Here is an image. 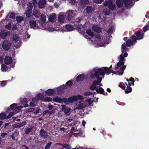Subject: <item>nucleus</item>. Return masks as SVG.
Masks as SVG:
<instances>
[{
    "label": "nucleus",
    "instance_id": "obj_30",
    "mask_svg": "<svg viewBox=\"0 0 149 149\" xmlns=\"http://www.w3.org/2000/svg\"><path fill=\"white\" fill-rule=\"evenodd\" d=\"M49 21L53 22L54 21L56 17V15L55 13H52L49 15Z\"/></svg>",
    "mask_w": 149,
    "mask_h": 149
},
{
    "label": "nucleus",
    "instance_id": "obj_19",
    "mask_svg": "<svg viewBox=\"0 0 149 149\" xmlns=\"http://www.w3.org/2000/svg\"><path fill=\"white\" fill-rule=\"evenodd\" d=\"M46 5L47 1L46 0H40L38 2L39 7L41 8H45Z\"/></svg>",
    "mask_w": 149,
    "mask_h": 149
},
{
    "label": "nucleus",
    "instance_id": "obj_58",
    "mask_svg": "<svg viewBox=\"0 0 149 149\" xmlns=\"http://www.w3.org/2000/svg\"><path fill=\"white\" fill-rule=\"evenodd\" d=\"M52 144V143L51 142L49 143L45 147V149H49V148L50 147Z\"/></svg>",
    "mask_w": 149,
    "mask_h": 149
},
{
    "label": "nucleus",
    "instance_id": "obj_28",
    "mask_svg": "<svg viewBox=\"0 0 149 149\" xmlns=\"http://www.w3.org/2000/svg\"><path fill=\"white\" fill-rule=\"evenodd\" d=\"M123 0H116V3L118 8L122 7L123 6Z\"/></svg>",
    "mask_w": 149,
    "mask_h": 149
},
{
    "label": "nucleus",
    "instance_id": "obj_17",
    "mask_svg": "<svg viewBox=\"0 0 149 149\" xmlns=\"http://www.w3.org/2000/svg\"><path fill=\"white\" fill-rule=\"evenodd\" d=\"M61 106L62 108L61 109V110L62 111H64V113L68 116H69L71 113V109L69 107H65V105L63 104L61 105Z\"/></svg>",
    "mask_w": 149,
    "mask_h": 149
},
{
    "label": "nucleus",
    "instance_id": "obj_18",
    "mask_svg": "<svg viewBox=\"0 0 149 149\" xmlns=\"http://www.w3.org/2000/svg\"><path fill=\"white\" fill-rule=\"evenodd\" d=\"M65 14V15L68 17V19L69 20L74 15V11L70 10L67 11Z\"/></svg>",
    "mask_w": 149,
    "mask_h": 149
},
{
    "label": "nucleus",
    "instance_id": "obj_15",
    "mask_svg": "<svg viewBox=\"0 0 149 149\" xmlns=\"http://www.w3.org/2000/svg\"><path fill=\"white\" fill-rule=\"evenodd\" d=\"M123 1L125 6L127 8H131L134 5L132 0H123Z\"/></svg>",
    "mask_w": 149,
    "mask_h": 149
},
{
    "label": "nucleus",
    "instance_id": "obj_49",
    "mask_svg": "<svg viewBox=\"0 0 149 149\" xmlns=\"http://www.w3.org/2000/svg\"><path fill=\"white\" fill-rule=\"evenodd\" d=\"M33 7L32 3L31 2H29L28 4L27 9L30 10H32Z\"/></svg>",
    "mask_w": 149,
    "mask_h": 149
},
{
    "label": "nucleus",
    "instance_id": "obj_24",
    "mask_svg": "<svg viewBox=\"0 0 149 149\" xmlns=\"http://www.w3.org/2000/svg\"><path fill=\"white\" fill-rule=\"evenodd\" d=\"M96 91L98 93L102 94L105 95H107V92H105L104 91V89L101 87H97L96 88Z\"/></svg>",
    "mask_w": 149,
    "mask_h": 149
},
{
    "label": "nucleus",
    "instance_id": "obj_43",
    "mask_svg": "<svg viewBox=\"0 0 149 149\" xmlns=\"http://www.w3.org/2000/svg\"><path fill=\"white\" fill-rule=\"evenodd\" d=\"M32 13V10H30L27 9L26 13V17H30Z\"/></svg>",
    "mask_w": 149,
    "mask_h": 149
},
{
    "label": "nucleus",
    "instance_id": "obj_56",
    "mask_svg": "<svg viewBox=\"0 0 149 149\" xmlns=\"http://www.w3.org/2000/svg\"><path fill=\"white\" fill-rule=\"evenodd\" d=\"M119 86L123 89H125V86L124 85L123 83L122 82L120 83Z\"/></svg>",
    "mask_w": 149,
    "mask_h": 149
},
{
    "label": "nucleus",
    "instance_id": "obj_12",
    "mask_svg": "<svg viewBox=\"0 0 149 149\" xmlns=\"http://www.w3.org/2000/svg\"><path fill=\"white\" fill-rule=\"evenodd\" d=\"M88 106L87 102L84 101H81L78 102L77 107L74 108V109L79 110L82 109Z\"/></svg>",
    "mask_w": 149,
    "mask_h": 149
},
{
    "label": "nucleus",
    "instance_id": "obj_6",
    "mask_svg": "<svg viewBox=\"0 0 149 149\" xmlns=\"http://www.w3.org/2000/svg\"><path fill=\"white\" fill-rule=\"evenodd\" d=\"M104 5L107 6L111 10H114L116 9L115 3L111 0L105 1L104 3Z\"/></svg>",
    "mask_w": 149,
    "mask_h": 149
},
{
    "label": "nucleus",
    "instance_id": "obj_50",
    "mask_svg": "<svg viewBox=\"0 0 149 149\" xmlns=\"http://www.w3.org/2000/svg\"><path fill=\"white\" fill-rule=\"evenodd\" d=\"M62 102H64V103L67 104H69V98H68V100L67 98H64L62 99Z\"/></svg>",
    "mask_w": 149,
    "mask_h": 149
},
{
    "label": "nucleus",
    "instance_id": "obj_40",
    "mask_svg": "<svg viewBox=\"0 0 149 149\" xmlns=\"http://www.w3.org/2000/svg\"><path fill=\"white\" fill-rule=\"evenodd\" d=\"M6 114L4 113H1L0 114V119L3 120L6 118Z\"/></svg>",
    "mask_w": 149,
    "mask_h": 149
},
{
    "label": "nucleus",
    "instance_id": "obj_63",
    "mask_svg": "<svg viewBox=\"0 0 149 149\" xmlns=\"http://www.w3.org/2000/svg\"><path fill=\"white\" fill-rule=\"evenodd\" d=\"M24 39H26V38H30V36L28 35L27 33H25L24 36Z\"/></svg>",
    "mask_w": 149,
    "mask_h": 149
},
{
    "label": "nucleus",
    "instance_id": "obj_11",
    "mask_svg": "<svg viewBox=\"0 0 149 149\" xmlns=\"http://www.w3.org/2000/svg\"><path fill=\"white\" fill-rule=\"evenodd\" d=\"M20 39L18 34H14L11 38L10 41L14 45L20 42Z\"/></svg>",
    "mask_w": 149,
    "mask_h": 149
},
{
    "label": "nucleus",
    "instance_id": "obj_10",
    "mask_svg": "<svg viewBox=\"0 0 149 149\" xmlns=\"http://www.w3.org/2000/svg\"><path fill=\"white\" fill-rule=\"evenodd\" d=\"M60 27H53L52 26H49V25H46L44 26L41 27L40 29L43 30H45L49 32H52L54 31H58L59 30Z\"/></svg>",
    "mask_w": 149,
    "mask_h": 149
},
{
    "label": "nucleus",
    "instance_id": "obj_3",
    "mask_svg": "<svg viewBox=\"0 0 149 149\" xmlns=\"http://www.w3.org/2000/svg\"><path fill=\"white\" fill-rule=\"evenodd\" d=\"M135 34L136 38L135 36L133 35L131 37L132 41L131 40H128L127 41L126 43L127 47H129L133 45L136 43V40H139L142 39L144 36V33L142 31H138L135 33Z\"/></svg>",
    "mask_w": 149,
    "mask_h": 149
},
{
    "label": "nucleus",
    "instance_id": "obj_37",
    "mask_svg": "<svg viewBox=\"0 0 149 149\" xmlns=\"http://www.w3.org/2000/svg\"><path fill=\"white\" fill-rule=\"evenodd\" d=\"M53 100L54 101L56 102L60 103L62 102V99L61 98L58 97H56L53 98Z\"/></svg>",
    "mask_w": 149,
    "mask_h": 149
},
{
    "label": "nucleus",
    "instance_id": "obj_8",
    "mask_svg": "<svg viewBox=\"0 0 149 149\" xmlns=\"http://www.w3.org/2000/svg\"><path fill=\"white\" fill-rule=\"evenodd\" d=\"M13 45L11 42L8 40H5L3 42L2 47L5 50H8Z\"/></svg>",
    "mask_w": 149,
    "mask_h": 149
},
{
    "label": "nucleus",
    "instance_id": "obj_9",
    "mask_svg": "<svg viewBox=\"0 0 149 149\" xmlns=\"http://www.w3.org/2000/svg\"><path fill=\"white\" fill-rule=\"evenodd\" d=\"M76 29L77 30H78V32L81 33L84 37L88 39V40H92L91 38H87V37L84 35V33H85V31L86 30L85 26H83L82 25H79L78 26H77Z\"/></svg>",
    "mask_w": 149,
    "mask_h": 149
},
{
    "label": "nucleus",
    "instance_id": "obj_16",
    "mask_svg": "<svg viewBox=\"0 0 149 149\" xmlns=\"http://www.w3.org/2000/svg\"><path fill=\"white\" fill-rule=\"evenodd\" d=\"M46 18V17L45 15L42 14L41 15L40 22L41 27H42L47 25V23L45 21Z\"/></svg>",
    "mask_w": 149,
    "mask_h": 149
},
{
    "label": "nucleus",
    "instance_id": "obj_62",
    "mask_svg": "<svg viewBox=\"0 0 149 149\" xmlns=\"http://www.w3.org/2000/svg\"><path fill=\"white\" fill-rule=\"evenodd\" d=\"M32 130V127L29 128L27 129L26 131L25 132L27 134L29 133Z\"/></svg>",
    "mask_w": 149,
    "mask_h": 149
},
{
    "label": "nucleus",
    "instance_id": "obj_47",
    "mask_svg": "<svg viewBox=\"0 0 149 149\" xmlns=\"http://www.w3.org/2000/svg\"><path fill=\"white\" fill-rule=\"evenodd\" d=\"M23 18L22 17L18 16L16 17V19L18 22H21L23 19Z\"/></svg>",
    "mask_w": 149,
    "mask_h": 149
},
{
    "label": "nucleus",
    "instance_id": "obj_32",
    "mask_svg": "<svg viewBox=\"0 0 149 149\" xmlns=\"http://www.w3.org/2000/svg\"><path fill=\"white\" fill-rule=\"evenodd\" d=\"M92 29L96 32L99 33L101 31V28L97 25H94L93 26Z\"/></svg>",
    "mask_w": 149,
    "mask_h": 149
},
{
    "label": "nucleus",
    "instance_id": "obj_2",
    "mask_svg": "<svg viewBox=\"0 0 149 149\" xmlns=\"http://www.w3.org/2000/svg\"><path fill=\"white\" fill-rule=\"evenodd\" d=\"M128 48L126 47L125 43H123L122 45L121 51L122 53L119 56V61L118 62L115 68L116 71H112L111 72L113 74L119 75H122L123 73V71L125 70L126 66L124 65V63L125 61L124 58L127 57L128 56L127 53L125 52H125L127 51Z\"/></svg>",
    "mask_w": 149,
    "mask_h": 149
},
{
    "label": "nucleus",
    "instance_id": "obj_25",
    "mask_svg": "<svg viewBox=\"0 0 149 149\" xmlns=\"http://www.w3.org/2000/svg\"><path fill=\"white\" fill-rule=\"evenodd\" d=\"M1 70L3 72H6L8 70H9L11 68L10 66V67L4 64L1 65Z\"/></svg>",
    "mask_w": 149,
    "mask_h": 149
},
{
    "label": "nucleus",
    "instance_id": "obj_53",
    "mask_svg": "<svg viewBox=\"0 0 149 149\" xmlns=\"http://www.w3.org/2000/svg\"><path fill=\"white\" fill-rule=\"evenodd\" d=\"M8 16L11 18L14 19L15 18V15L14 13H11L8 15Z\"/></svg>",
    "mask_w": 149,
    "mask_h": 149
},
{
    "label": "nucleus",
    "instance_id": "obj_38",
    "mask_svg": "<svg viewBox=\"0 0 149 149\" xmlns=\"http://www.w3.org/2000/svg\"><path fill=\"white\" fill-rule=\"evenodd\" d=\"M81 130L79 127H78L77 131H73V133L72 134L73 135H74L75 136H76V135H79L81 134Z\"/></svg>",
    "mask_w": 149,
    "mask_h": 149
},
{
    "label": "nucleus",
    "instance_id": "obj_41",
    "mask_svg": "<svg viewBox=\"0 0 149 149\" xmlns=\"http://www.w3.org/2000/svg\"><path fill=\"white\" fill-rule=\"evenodd\" d=\"M86 11L87 13L89 14L91 13L93 11V10L92 8L90 7H88L86 8Z\"/></svg>",
    "mask_w": 149,
    "mask_h": 149
},
{
    "label": "nucleus",
    "instance_id": "obj_54",
    "mask_svg": "<svg viewBox=\"0 0 149 149\" xmlns=\"http://www.w3.org/2000/svg\"><path fill=\"white\" fill-rule=\"evenodd\" d=\"M110 13V10H108L104 9L103 11V13L105 15H108Z\"/></svg>",
    "mask_w": 149,
    "mask_h": 149
},
{
    "label": "nucleus",
    "instance_id": "obj_33",
    "mask_svg": "<svg viewBox=\"0 0 149 149\" xmlns=\"http://www.w3.org/2000/svg\"><path fill=\"white\" fill-rule=\"evenodd\" d=\"M85 77V76L84 74H80L77 77L76 80L77 81H81L84 79Z\"/></svg>",
    "mask_w": 149,
    "mask_h": 149
},
{
    "label": "nucleus",
    "instance_id": "obj_61",
    "mask_svg": "<svg viewBox=\"0 0 149 149\" xmlns=\"http://www.w3.org/2000/svg\"><path fill=\"white\" fill-rule=\"evenodd\" d=\"M149 29V26L148 25H147L146 26H145L144 28H143V31L144 32H146L147 30H148Z\"/></svg>",
    "mask_w": 149,
    "mask_h": 149
},
{
    "label": "nucleus",
    "instance_id": "obj_51",
    "mask_svg": "<svg viewBox=\"0 0 149 149\" xmlns=\"http://www.w3.org/2000/svg\"><path fill=\"white\" fill-rule=\"evenodd\" d=\"M15 113L14 112H10L9 114L6 116V118L9 119L12 117V116L15 114Z\"/></svg>",
    "mask_w": 149,
    "mask_h": 149
},
{
    "label": "nucleus",
    "instance_id": "obj_1",
    "mask_svg": "<svg viewBox=\"0 0 149 149\" xmlns=\"http://www.w3.org/2000/svg\"><path fill=\"white\" fill-rule=\"evenodd\" d=\"M110 73L111 70L107 68H94L90 72V77L92 79L95 77L97 78V80L93 81L92 85L90 86V89L92 90H94L96 87V85H98L100 86H102V84L100 83L102 79L104 78L105 74L109 75Z\"/></svg>",
    "mask_w": 149,
    "mask_h": 149
},
{
    "label": "nucleus",
    "instance_id": "obj_64",
    "mask_svg": "<svg viewBox=\"0 0 149 149\" xmlns=\"http://www.w3.org/2000/svg\"><path fill=\"white\" fill-rule=\"evenodd\" d=\"M92 93L89 92H85L84 93V96H88L91 95L92 94Z\"/></svg>",
    "mask_w": 149,
    "mask_h": 149
},
{
    "label": "nucleus",
    "instance_id": "obj_39",
    "mask_svg": "<svg viewBox=\"0 0 149 149\" xmlns=\"http://www.w3.org/2000/svg\"><path fill=\"white\" fill-rule=\"evenodd\" d=\"M87 34L91 36H93L94 35V33L91 29H88L86 31Z\"/></svg>",
    "mask_w": 149,
    "mask_h": 149
},
{
    "label": "nucleus",
    "instance_id": "obj_46",
    "mask_svg": "<svg viewBox=\"0 0 149 149\" xmlns=\"http://www.w3.org/2000/svg\"><path fill=\"white\" fill-rule=\"evenodd\" d=\"M52 100V99L49 97H47L44 98L43 100V101L44 102H50Z\"/></svg>",
    "mask_w": 149,
    "mask_h": 149
},
{
    "label": "nucleus",
    "instance_id": "obj_5",
    "mask_svg": "<svg viewBox=\"0 0 149 149\" xmlns=\"http://www.w3.org/2000/svg\"><path fill=\"white\" fill-rule=\"evenodd\" d=\"M126 80L128 81V84L126 83L127 88L125 90V92L126 93H128L131 92L132 90V88L130 86L132 84L133 85H134V79L132 77L129 79H127Z\"/></svg>",
    "mask_w": 149,
    "mask_h": 149
},
{
    "label": "nucleus",
    "instance_id": "obj_44",
    "mask_svg": "<svg viewBox=\"0 0 149 149\" xmlns=\"http://www.w3.org/2000/svg\"><path fill=\"white\" fill-rule=\"evenodd\" d=\"M60 145L64 148L66 149H70L71 148V146L69 145H66L65 144H61Z\"/></svg>",
    "mask_w": 149,
    "mask_h": 149
},
{
    "label": "nucleus",
    "instance_id": "obj_29",
    "mask_svg": "<svg viewBox=\"0 0 149 149\" xmlns=\"http://www.w3.org/2000/svg\"><path fill=\"white\" fill-rule=\"evenodd\" d=\"M89 3L88 0H81L80 1V4L82 7H84L88 5Z\"/></svg>",
    "mask_w": 149,
    "mask_h": 149
},
{
    "label": "nucleus",
    "instance_id": "obj_26",
    "mask_svg": "<svg viewBox=\"0 0 149 149\" xmlns=\"http://www.w3.org/2000/svg\"><path fill=\"white\" fill-rule=\"evenodd\" d=\"M74 29L71 25L68 24L66 25L64 31H73Z\"/></svg>",
    "mask_w": 149,
    "mask_h": 149
},
{
    "label": "nucleus",
    "instance_id": "obj_22",
    "mask_svg": "<svg viewBox=\"0 0 149 149\" xmlns=\"http://www.w3.org/2000/svg\"><path fill=\"white\" fill-rule=\"evenodd\" d=\"M65 88H66V86L65 85H63L61 86L58 88L57 93L60 95H61L64 91V89Z\"/></svg>",
    "mask_w": 149,
    "mask_h": 149
},
{
    "label": "nucleus",
    "instance_id": "obj_7",
    "mask_svg": "<svg viewBox=\"0 0 149 149\" xmlns=\"http://www.w3.org/2000/svg\"><path fill=\"white\" fill-rule=\"evenodd\" d=\"M4 62L6 65L10 64L11 68H13L15 66V63L13 61L12 57L9 56H6L4 58Z\"/></svg>",
    "mask_w": 149,
    "mask_h": 149
},
{
    "label": "nucleus",
    "instance_id": "obj_57",
    "mask_svg": "<svg viewBox=\"0 0 149 149\" xmlns=\"http://www.w3.org/2000/svg\"><path fill=\"white\" fill-rule=\"evenodd\" d=\"M7 81H3L1 82V85L3 87L5 86L7 84Z\"/></svg>",
    "mask_w": 149,
    "mask_h": 149
},
{
    "label": "nucleus",
    "instance_id": "obj_31",
    "mask_svg": "<svg viewBox=\"0 0 149 149\" xmlns=\"http://www.w3.org/2000/svg\"><path fill=\"white\" fill-rule=\"evenodd\" d=\"M45 93L48 96H50L54 94V92L53 89H49L45 92Z\"/></svg>",
    "mask_w": 149,
    "mask_h": 149
},
{
    "label": "nucleus",
    "instance_id": "obj_13",
    "mask_svg": "<svg viewBox=\"0 0 149 149\" xmlns=\"http://www.w3.org/2000/svg\"><path fill=\"white\" fill-rule=\"evenodd\" d=\"M10 109L12 110H15V112H18L23 107V106H20L19 104L14 103L10 105Z\"/></svg>",
    "mask_w": 149,
    "mask_h": 149
},
{
    "label": "nucleus",
    "instance_id": "obj_59",
    "mask_svg": "<svg viewBox=\"0 0 149 149\" xmlns=\"http://www.w3.org/2000/svg\"><path fill=\"white\" fill-rule=\"evenodd\" d=\"M72 84V81H71L69 80L66 83V84L68 86H70Z\"/></svg>",
    "mask_w": 149,
    "mask_h": 149
},
{
    "label": "nucleus",
    "instance_id": "obj_21",
    "mask_svg": "<svg viewBox=\"0 0 149 149\" xmlns=\"http://www.w3.org/2000/svg\"><path fill=\"white\" fill-rule=\"evenodd\" d=\"M10 35L9 31L5 32L3 31L0 33V37L2 39H5L6 37Z\"/></svg>",
    "mask_w": 149,
    "mask_h": 149
},
{
    "label": "nucleus",
    "instance_id": "obj_20",
    "mask_svg": "<svg viewBox=\"0 0 149 149\" xmlns=\"http://www.w3.org/2000/svg\"><path fill=\"white\" fill-rule=\"evenodd\" d=\"M31 27L34 29H40L37 25L36 21L34 20L31 21L30 22Z\"/></svg>",
    "mask_w": 149,
    "mask_h": 149
},
{
    "label": "nucleus",
    "instance_id": "obj_60",
    "mask_svg": "<svg viewBox=\"0 0 149 149\" xmlns=\"http://www.w3.org/2000/svg\"><path fill=\"white\" fill-rule=\"evenodd\" d=\"M77 98V100L78 99L79 100H82L84 99V97L81 95H78L77 96H76Z\"/></svg>",
    "mask_w": 149,
    "mask_h": 149
},
{
    "label": "nucleus",
    "instance_id": "obj_42",
    "mask_svg": "<svg viewBox=\"0 0 149 149\" xmlns=\"http://www.w3.org/2000/svg\"><path fill=\"white\" fill-rule=\"evenodd\" d=\"M86 102H87L88 103V105H91V104L93 102L94 99L93 98L88 99V100L85 101Z\"/></svg>",
    "mask_w": 149,
    "mask_h": 149
},
{
    "label": "nucleus",
    "instance_id": "obj_34",
    "mask_svg": "<svg viewBox=\"0 0 149 149\" xmlns=\"http://www.w3.org/2000/svg\"><path fill=\"white\" fill-rule=\"evenodd\" d=\"M26 124V122L25 121H23L21 123H17L13 126L15 127H20L23 126Z\"/></svg>",
    "mask_w": 149,
    "mask_h": 149
},
{
    "label": "nucleus",
    "instance_id": "obj_35",
    "mask_svg": "<svg viewBox=\"0 0 149 149\" xmlns=\"http://www.w3.org/2000/svg\"><path fill=\"white\" fill-rule=\"evenodd\" d=\"M69 102L70 103H72L74 101H77V98L76 96H73L72 97H69Z\"/></svg>",
    "mask_w": 149,
    "mask_h": 149
},
{
    "label": "nucleus",
    "instance_id": "obj_45",
    "mask_svg": "<svg viewBox=\"0 0 149 149\" xmlns=\"http://www.w3.org/2000/svg\"><path fill=\"white\" fill-rule=\"evenodd\" d=\"M37 97L38 100H41L43 99L44 95L41 93H39L37 95Z\"/></svg>",
    "mask_w": 149,
    "mask_h": 149
},
{
    "label": "nucleus",
    "instance_id": "obj_4",
    "mask_svg": "<svg viewBox=\"0 0 149 149\" xmlns=\"http://www.w3.org/2000/svg\"><path fill=\"white\" fill-rule=\"evenodd\" d=\"M103 41L101 39L100 36L98 35L96 37V38L95 40V46L96 47H104L105 46V44H108L109 43L108 41L106 42L105 43H102Z\"/></svg>",
    "mask_w": 149,
    "mask_h": 149
},
{
    "label": "nucleus",
    "instance_id": "obj_48",
    "mask_svg": "<svg viewBox=\"0 0 149 149\" xmlns=\"http://www.w3.org/2000/svg\"><path fill=\"white\" fill-rule=\"evenodd\" d=\"M12 25L11 23H9L6 26V28L10 30L12 28Z\"/></svg>",
    "mask_w": 149,
    "mask_h": 149
},
{
    "label": "nucleus",
    "instance_id": "obj_36",
    "mask_svg": "<svg viewBox=\"0 0 149 149\" xmlns=\"http://www.w3.org/2000/svg\"><path fill=\"white\" fill-rule=\"evenodd\" d=\"M33 10V15L36 17H38L40 15V12L38 10L36 9H34Z\"/></svg>",
    "mask_w": 149,
    "mask_h": 149
},
{
    "label": "nucleus",
    "instance_id": "obj_55",
    "mask_svg": "<svg viewBox=\"0 0 149 149\" xmlns=\"http://www.w3.org/2000/svg\"><path fill=\"white\" fill-rule=\"evenodd\" d=\"M32 3L35 7H37L38 3L37 0H33L32 1Z\"/></svg>",
    "mask_w": 149,
    "mask_h": 149
},
{
    "label": "nucleus",
    "instance_id": "obj_52",
    "mask_svg": "<svg viewBox=\"0 0 149 149\" xmlns=\"http://www.w3.org/2000/svg\"><path fill=\"white\" fill-rule=\"evenodd\" d=\"M15 113L14 112H10L9 114L6 116V118L9 119L12 117V116L15 114Z\"/></svg>",
    "mask_w": 149,
    "mask_h": 149
},
{
    "label": "nucleus",
    "instance_id": "obj_23",
    "mask_svg": "<svg viewBox=\"0 0 149 149\" xmlns=\"http://www.w3.org/2000/svg\"><path fill=\"white\" fill-rule=\"evenodd\" d=\"M40 134L41 136L44 138H47L48 136L47 132L43 129L40 130Z\"/></svg>",
    "mask_w": 149,
    "mask_h": 149
},
{
    "label": "nucleus",
    "instance_id": "obj_14",
    "mask_svg": "<svg viewBox=\"0 0 149 149\" xmlns=\"http://www.w3.org/2000/svg\"><path fill=\"white\" fill-rule=\"evenodd\" d=\"M65 15L64 13H60L58 15V21L60 23L62 24L65 22Z\"/></svg>",
    "mask_w": 149,
    "mask_h": 149
},
{
    "label": "nucleus",
    "instance_id": "obj_27",
    "mask_svg": "<svg viewBox=\"0 0 149 149\" xmlns=\"http://www.w3.org/2000/svg\"><path fill=\"white\" fill-rule=\"evenodd\" d=\"M20 102L22 104L24 105V107H28L29 105L27 104L28 101L27 98H24L21 99L20 100Z\"/></svg>",
    "mask_w": 149,
    "mask_h": 149
}]
</instances>
